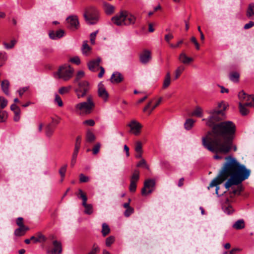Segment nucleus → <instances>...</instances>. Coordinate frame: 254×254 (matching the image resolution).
<instances>
[{
  "label": "nucleus",
  "mask_w": 254,
  "mask_h": 254,
  "mask_svg": "<svg viewBox=\"0 0 254 254\" xmlns=\"http://www.w3.org/2000/svg\"><path fill=\"white\" fill-rule=\"evenodd\" d=\"M171 83V75L169 72H168L165 77L163 81L162 88L163 89H166L168 88Z\"/></svg>",
  "instance_id": "28"
},
{
  "label": "nucleus",
  "mask_w": 254,
  "mask_h": 254,
  "mask_svg": "<svg viewBox=\"0 0 254 254\" xmlns=\"http://www.w3.org/2000/svg\"><path fill=\"white\" fill-rule=\"evenodd\" d=\"M70 62L72 63H74L77 65H79L80 64V60L78 57H74L70 59Z\"/></svg>",
  "instance_id": "56"
},
{
  "label": "nucleus",
  "mask_w": 254,
  "mask_h": 254,
  "mask_svg": "<svg viewBox=\"0 0 254 254\" xmlns=\"http://www.w3.org/2000/svg\"><path fill=\"white\" fill-rule=\"evenodd\" d=\"M73 72V69L70 65L64 64L59 67L58 70L54 73V76L56 78L67 81L72 77Z\"/></svg>",
  "instance_id": "5"
},
{
  "label": "nucleus",
  "mask_w": 254,
  "mask_h": 254,
  "mask_svg": "<svg viewBox=\"0 0 254 254\" xmlns=\"http://www.w3.org/2000/svg\"><path fill=\"white\" fill-rule=\"evenodd\" d=\"M7 104V101L3 97H0V109L4 108Z\"/></svg>",
  "instance_id": "44"
},
{
  "label": "nucleus",
  "mask_w": 254,
  "mask_h": 254,
  "mask_svg": "<svg viewBox=\"0 0 254 254\" xmlns=\"http://www.w3.org/2000/svg\"><path fill=\"white\" fill-rule=\"evenodd\" d=\"M5 60L6 58L4 54L0 53V67L4 64Z\"/></svg>",
  "instance_id": "59"
},
{
  "label": "nucleus",
  "mask_w": 254,
  "mask_h": 254,
  "mask_svg": "<svg viewBox=\"0 0 254 254\" xmlns=\"http://www.w3.org/2000/svg\"><path fill=\"white\" fill-rule=\"evenodd\" d=\"M250 173V170L241 164L235 158L231 156L226 157L225 162L218 176L211 181L207 188L209 190L210 188L215 187V193L218 196H220L221 195L218 193L219 185L228 179L224 186L228 190L233 185L241 184L243 181L249 178Z\"/></svg>",
  "instance_id": "2"
},
{
  "label": "nucleus",
  "mask_w": 254,
  "mask_h": 254,
  "mask_svg": "<svg viewBox=\"0 0 254 254\" xmlns=\"http://www.w3.org/2000/svg\"><path fill=\"white\" fill-rule=\"evenodd\" d=\"M237 189H234L233 187H232V190L230 192V194L233 193V194H240L241 192L242 191L243 188L241 185H237Z\"/></svg>",
  "instance_id": "39"
},
{
  "label": "nucleus",
  "mask_w": 254,
  "mask_h": 254,
  "mask_svg": "<svg viewBox=\"0 0 254 254\" xmlns=\"http://www.w3.org/2000/svg\"><path fill=\"white\" fill-rule=\"evenodd\" d=\"M134 212V209L130 207L129 208H127L125 211L124 212V215L128 217H129L131 214H132Z\"/></svg>",
  "instance_id": "49"
},
{
  "label": "nucleus",
  "mask_w": 254,
  "mask_h": 254,
  "mask_svg": "<svg viewBox=\"0 0 254 254\" xmlns=\"http://www.w3.org/2000/svg\"><path fill=\"white\" fill-rule=\"evenodd\" d=\"M126 10H122L111 18L112 22L117 26L125 25Z\"/></svg>",
  "instance_id": "9"
},
{
  "label": "nucleus",
  "mask_w": 254,
  "mask_h": 254,
  "mask_svg": "<svg viewBox=\"0 0 254 254\" xmlns=\"http://www.w3.org/2000/svg\"><path fill=\"white\" fill-rule=\"evenodd\" d=\"M246 16L249 19L254 20V3L249 4L246 11Z\"/></svg>",
  "instance_id": "23"
},
{
  "label": "nucleus",
  "mask_w": 254,
  "mask_h": 254,
  "mask_svg": "<svg viewBox=\"0 0 254 254\" xmlns=\"http://www.w3.org/2000/svg\"><path fill=\"white\" fill-rule=\"evenodd\" d=\"M185 70V67L183 65L179 66L175 71V79H177Z\"/></svg>",
  "instance_id": "34"
},
{
  "label": "nucleus",
  "mask_w": 254,
  "mask_h": 254,
  "mask_svg": "<svg viewBox=\"0 0 254 254\" xmlns=\"http://www.w3.org/2000/svg\"><path fill=\"white\" fill-rule=\"evenodd\" d=\"M7 113L4 111H0V122H4L7 118Z\"/></svg>",
  "instance_id": "47"
},
{
  "label": "nucleus",
  "mask_w": 254,
  "mask_h": 254,
  "mask_svg": "<svg viewBox=\"0 0 254 254\" xmlns=\"http://www.w3.org/2000/svg\"><path fill=\"white\" fill-rule=\"evenodd\" d=\"M83 17L87 24L95 25L100 20V12L95 6H89L85 9Z\"/></svg>",
  "instance_id": "4"
},
{
  "label": "nucleus",
  "mask_w": 254,
  "mask_h": 254,
  "mask_svg": "<svg viewBox=\"0 0 254 254\" xmlns=\"http://www.w3.org/2000/svg\"><path fill=\"white\" fill-rule=\"evenodd\" d=\"M191 116L197 117H201L202 116V111L201 108L196 107L194 111L191 113Z\"/></svg>",
  "instance_id": "38"
},
{
  "label": "nucleus",
  "mask_w": 254,
  "mask_h": 254,
  "mask_svg": "<svg viewBox=\"0 0 254 254\" xmlns=\"http://www.w3.org/2000/svg\"><path fill=\"white\" fill-rule=\"evenodd\" d=\"M179 59L184 64H189L193 61V59L191 58L187 57L184 53H182L180 55Z\"/></svg>",
  "instance_id": "26"
},
{
  "label": "nucleus",
  "mask_w": 254,
  "mask_h": 254,
  "mask_svg": "<svg viewBox=\"0 0 254 254\" xmlns=\"http://www.w3.org/2000/svg\"><path fill=\"white\" fill-rule=\"evenodd\" d=\"M82 205L85 208V213L90 215L93 213V206L92 204L85 203V204H83Z\"/></svg>",
  "instance_id": "33"
},
{
  "label": "nucleus",
  "mask_w": 254,
  "mask_h": 254,
  "mask_svg": "<svg viewBox=\"0 0 254 254\" xmlns=\"http://www.w3.org/2000/svg\"><path fill=\"white\" fill-rule=\"evenodd\" d=\"M98 96L104 102H107L109 98V94L102 82H100L98 85Z\"/></svg>",
  "instance_id": "13"
},
{
  "label": "nucleus",
  "mask_w": 254,
  "mask_h": 254,
  "mask_svg": "<svg viewBox=\"0 0 254 254\" xmlns=\"http://www.w3.org/2000/svg\"><path fill=\"white\" fill-rule=\"evenodd\" d=\"M222 209L224 212L228 215L232 214L234 212V209L232 206L227 205V204L223 205Z\"/></svg>",
  "instance_id": "35"
},
{
  "label": "nucleus",
  "mask_w": 254,
  "mask_h": 254,
  "mask_svg": "<svg viewBox=\"0 0 254 254\" xmlns=\"http://www.w3.org/2000/svg\"><path fill=\"white\" fill-rule=\"evenodd\" d=\"M102 4L105 12L107 15H111L114 12L115 7L113 5L107 3L105 1H102Z\"/></svg>",
  "instance_id": "21"
},
{
  "label": "nucleus",
  "mask_w": 254,
  "mask_h": 254,
  "mask_svg": "<svg viewBox=\"0 0 254 254\" xmlns=\"http://www.w3.org/2000/svg\"><path fill=\"white\" fill-rule=\"evenodd\" d=\"M101 61L100 58H98L95 60H93L89 62L87 64L89 69L92 72H96L99 70L100 66V64Z\"/></svg>",
  "instance_id": "14"
},
{
  "label": "nucleus",
  "mask_w": 254,
  "mask_h": 254,
  "mask_svg": "<svg viewBox=\"0 0 254 254\" xmlns=\"http://www.w3.org/2000/svg\"><path fill=\"white\" fill-rule=\"evenodd\" d=\"M55 128L52 127L51 124L48 125L46 127V135L48 137H50L54 132Z\"/></svg>",
  "instance_id": "31"
},
{
  "label": "nucleus",
  "mask_w": 254,
  "mask_h": 254,
  "mask_svg": "<svg viewBox=\"0 0 254 254\" xmlns=\"http://www.w3.org/2000/svg\"><path fill=\"white\" fill-rule=\"evenodd\" d=\"M190 41L191 42H192L195 46L196 49L198 50L200 49L199 45L198 43L197 42L196 38L194 37H192L190 39Z\"/></svg>",
  "instance_id": "58"
},
{
  "label": "nucleus",
  "mask_w": 254,
  "mask_h": 254,
  "mask_svg": "<svg viewBox=\"0 0 254 254\" xmlns=\"http://www.w3.org/2000/svg\"><path fill=\"white\" fill-rule=\"evenodd\" d=\"M79 181L81 183H86L89 182V178L88 177L84 175L83 174H80L79 175Z\"/></svg>",
  "instance_id": "51"
},
{
  "label": "nucleus",
  "mask_w": 254,
  "mask_h": 254,
  "mask_svg": "<svg viewBox=\"0 0 254 254\" xmlns=\"http://www.w3.org/2000/svg\"><path fill=\"white\" fill-rule=\"evenodd\" d=\"M115 237L111 236L108 237L106 240V245L107 247H110L115 242Z\"/></svg>",
  "instance_id": "43"
},
{
  "label": "nucleus",
  "mask_w": 254,
  "mask_h": 254,
  "mask_svg": "<svg viewBox=\"0 0 254 254\" xmlns=\"http://www.w3.org/2000/svg\"><path fill=\"white\" fill-rule=\"evenodd\" d=\"M110 232L109 226L105 223L102 224V234L104 237L107 236Z\"/></svg>",
  "instance_id": "36"
},
{
  "label": "nucleus",
  "mask_w": 254,
  "mask_h": 254,
  "mask_svg": "<svg viewBox=\"0 0 254 254\" xmlns=\"http://www.w3.org/2000/svg\"><path fill=\"white\" fill-rule=\"evenodd\" d=\"M36 237L32 236L30 237V240L33 241V243L45 242L47 238L41 232H38L36 234Z\"/></svg>",
  "instance_id": "19"
},
{
  "label": "nucleus",
  "mask_w": 254,
  "mask_h": 254,
  "mask_svg": "<svg viewBox=\"0 0 254 254\" xmlns=\"http://www.w3.org/2000/svg\"><path fill=\"white\" fill-rule=\"evenodd\" d=\"M151 59V52L148 50H144L139 56L140 61L143 64L148 63Z\"/></svg>",
  "instance_id": "16"
},
{
  "label": "nucleus",
  "mask_w": 254,
  "mask_h": 254,
  "mask_svg": "<svg viewBox=\"0 0 254 254\" xmlns=\"http://www.w3.org/2000/svg\"><path fill=\"white\" fill-rule=\"evenodd\" d=\"M95 107V104L93 101L92 96L88 95L87 101L81 102L75 105V111L78 113L79 111L90 114Z\"/></svg>",
  "instance_id": "6"
},
{
  "label": "nucleus",
  "mask_w": 254,
  "mask_h": 254,
  "mask_svg": "<svg viewBox=\"0 0 254 254\" xmlns=\"http://www.w3.org/2000/svg\"><path fill=\"white\" fill-rule=\"evenodd\" d=\"M67 165L65 164L62 166L59 170V173L61 177L64 179L65 176V173L66 171Z\"/></svg>",
  "instance_id": "45"
},
{
  "label": "nucleus",
  "mask_w": 254,
  "mask_h": 254,
  "mask_svg": "<svg viewBox=\"0 0 254 254\" xmlns=\"http://www.w3.org/2000/svg\"><path fill=\"white\" fill-rule=\"evenodd\" d=\"M78 197L82 199V204H85L87 200V197L86 195L83 192L82 190L79 189L78 190V194L77 195Z\"/></svg>",
  "instance_id": "37"
},
{
  "label": "nucleus",
  "mask_w": 254,
  "mask_h": 254,
  "mask_svg": "<svg viewBox=\"0 0 254 254\" xmlns=\"http://www.w3.org/2000/svg\"><path fill=\"white\" fill-rule=\"evenodd\" d=\"M254 26V22L252 21H250L249 22V23L246 24L244 25V28L245 29H248Z\"/></svg>",
  "instance_id": "62"
},
{
  "label": "nucleus",
  "mask_w": 254,
  "mask_h": 254,
  "mask_svg": "<svg viewBox=\"0 0 254 254\" xmlns=\"http://www.w3.org/2000/svg\"><path fill=\"white\" fill-rule=\"evenodd\" d=\"M101 147V144L99 142H97L94 146L92 149V153L94 155H96L99 153Z\"/></svg>",
  "instance_id": "42"
},
{
  "label": "nucleus",
  "mask_w": 254,
  "mask_h": 254,
  "mask_svg": "<svg viewBox=\"0 0 254 254\" xmlns=\"http://www.w3.org/2000/svg\"><path fill=\"white\" fill-rule=\"evenodd\" d=\"M218 108L220 110L213 109L210 111L211 116L207 119H203L206 121V125L212 129L202 138V144L205 148L213 153L226 154L232 148L236 127L233 122L229 121L216 123L223 119L226 106L222 102L219 104Z\"/></svg>",
  "instance_id": "1"
},
{
  "label": "nucleus",
  "mask_w": 254,
  "mask_h": 254,
  "mask_svg": "<svg viewBox=\"0 0 254 254\" xmlns=\"http://www.w3.org/2000/svg\"><path fill=\"white\" fill-rule=\"evenodd\" d=\"M55 102L57 103L59 106L62 107L63 106V103L60 96L57 94H55Z\"/></svg>",
  "instance_id": "46"
},
{
  "label": "nucleus",
  "mask_w": 254,
  "mask_h": 254,
  "mask_svg": "<svg viewBox=\"0 0 254 254\" xmlns=\"http://www.w3.org/2000/svg\"><path fill=\"white\" fill-rule=\"evenodd\" d=\"M139 179V172L135 170L130 179L129 190L131 192H134L136 190V183Z\"/></svg>",
  "instance_id": "10"
},
{
  "label": "nucleus",
  "mask_w": 254,
  "mask_h": 254,
  "mask_svg": "<svg viewBox=\"0 0 254 254\" xmlns=\"http://www.w3.org/2000/svg\"><path fill=\"white\" fill-rule=\"evenodd\" d=\"M99 69H100V72L98 74V76L99 78H102L105 73V69L103 67L101 66L99 67Z\"/></svg>",
  "instance_id": "63"
},
{
  "label": "nucleus",
  "mask_w": 254,
  "mask_h": 254,
  "mask_svg": "<svg viewBox=\"0 0 254 254\" xmlns=\"http://www.w3.org/2000/svg\"><path fill=\"white\" fill-rule=\"evenodd\" d=\"M239 78L240 74L238 72H232L229 74V79L233 82H238L239 80Z\"/></svg>",
  "instance_id": "30"
},
{
  "label": "nucleus",
  "mask_w": 254,
  "mask_h": 254,
  "mask_svg": "<svg viewBox=\"0 0 254 254\" xmlns=\"http://www.w3.org/2000/svg\"><path fill=\"white\" fill-rule=\"evenodd\" d=\"M252 106L253 103L251 102H246L245 103L239 102V110L241 115L243 116L247 115L249 111L246 107Z\"/></svg>",
  "instance_id": "15"
},
{
  "label": "nucleus",
  "mask_w": 254,
  "mask_h": 254,
  "mask_svg": "<svg viewBox=\"0 0 254 254\" xmlns=\"http://www.w3.org/2000/svg\"><path fill=\"white\" fill-rule=\"evenodd\" d=\"M9 82L7 80H4L1 82V87L3 92L8 95L9 93Z\"/></svg>",
  "instance_id": "29"
},
{
  "label": "nucleus",
  "mask_w": 254,
  "mask_h": 254,
  "mask_svg": "<svg viewBox=\"0 0 254 254\" xmlns=\"http://www.w3.org/2000/svg\"><path fill=\"white\" fill-rule=\"evenodd\" d=\"M16 224L19 226H24L23 224V219L22 217H18L16 220Z\"/></svg>",
  "instance_id": "60"
},
{
  "label": "nucleus",
  "mask_w": 254,
  "mask_h": 254,
  "mask_svg": "<svg viewBox=\"0 0 254 254\" xmlns=\"http://www.w3.org/2000/svg\"><path fill=\"white\" fill-rule=\"evenodd\" d=\"M29 230V228L26 226H20L15 230L14 234L16 236L20 237L23 236L26 232Z\"/></svg>",
  "instance_id": "22"
},
{
  "label": "nucleus",
  "mask_w": 254,
  "mask_h": 254,
  "mask_svg": "<svg viewBox=\"0 0 254 254\" xmlns=\"http://www.w3.org/2000/svg\"><path fill=\"white\" fill-rule=\"evenodd\" d=\"M194 123V121L191 119H187L185 124L184 127L187 130H190L193 127Z\"/></svg>",
  "instance_id": "32"
},
{
  "label": "nucleus",
  "mask_w": 254,
  "mask_h": 254,
  "mask_svg": "<svg viewBox=\"0 0 254 254\" xmlns=\"http://www.w3.org/2000/svg\"><path fill=\"white\" fill-rule=\"evenodd\" d=\"M84 125H86L90 127H93L95 125V122L93 120L90 119L85 120L83 122Z\"/></svg>",
  "instance_id": "54"
},
{
  "label": "nucleus",
  "mask_w": 254,
  "mask_h": 254,
  "mask_svg": "<svg viewBox=\"0 0 254 254\" xmlns=\"http://www.w3.org/2000/svg\"><path fill=\"white\" fill-rule=\"evenodd\" d=\"M173 38V36L172 34H166L165 36V40L167 43H169V41L171 39Z\"/></svg>",
  "instance_id": "64"
},
{
  "label": "nucleus",
  "mask_w": 254,
  "mask_h": 254,
  "mask_svg": "<svg viewBox=\"0 0 254 254\" xmlns=\"http://www.w3.org/2000/svg\"><path fill=\"white\" fill-rule=\"evenodd\" d=\"M124 79V77L122 74L119 72H114L110 79V81L113 83H119L121 82Z\"/></svg>",
  "instance_id": "18"
},
{
  "label": "nucleus",
  "mask_w": 254,
  "mask_h": 254,
  "mask_svg": "<svg viewBox=\"0 0 254 254\" xmlns=\"http://www.w3.org/2000/svg\"><path fill=\"white\" fill-rule=\"evenodd\" d=\"M10 109L14 112V114H15V113H16L17 112L20 113V108L15 104H13L11 105Z\"/></svg>",
  "instance_id": "52"
},
{
  "label": "nucleus",
  "mask_w": 254,
  "mask_h": 254,
  "mask_svg": "<svg viewBox=\"0 0 254 254\" xmlns=\"http://www.w3.org/2000/svg\"><path fill=\"white\" fill-rule=\"evenodd\" d=\"M155 185L154 179H147L144 181V187L141 190V194L146 195L152 192Z\"/></svg>",
  "instance_id": "8"
},
{
  "label": "nucleus",
  "mask_w": 254,
  "mask_h": 254,
  "mask_svg": "<svg viewBox=\"0 0 254 254\" xmlns=\"http://www.w3.org/2000/svg\"><path fill=\"white\" fill-rule=\"evenodd\" d=\"M84 76V71L82 70H80L77 72L74 80L75 83H78V87L74 90L78 99L85 97L90 89V87L88 81H78L79 79L83 77Z\"/></svg>",
  "instance_id": "3"
},
{
  "label": "nucleus",
  "mask_w": 254,
  "mask_h": 254,
  "mask_svg": "<svg viewBox=\"0 0 254 254\" xmlns=\"http://www.w3.org/2000/svg\"><path fill=\"white\" fill-rule=\"evenodd\" d=\"M239 98L241 101L240 102L245 103L249 102L251 100L252 95L247 94L243 90L239 92L238 95Z\"/></svg>",
  "instance_id": "24"
},
{
  "label": "nucleus",
  "mask_w": 254,
  "mask_h": 254,
  "mask_svg": "<svg viewBox=\"0 0 254 254\" xmlns=\"http://www.w3.org/2000/svg\"><path fill=\"white\" fill-rule=\"evenodd\" d=\"M126 18L125 19V25H129L135 23L136 21V17L126 11V13L125 14Z\"/></svg>",
  "instance_id": "20"
},
{
  "label": "nucleus",
  "mask_w": 254,
  "mask_h": 254,
  "mask_svg": "<svg viewBox=\"0 0 254 254\" xmlns=\"http://www.w3.org/2000/svg\"><path fill=\"white\" fill-rule=\"evenodd\" d=\"M90 48L89 46V45L87 44V43L84 42L83 44L82 48V53L83 54H86L87 53V52L90 51Z\"/></svg>",
  "instance_id": "48"
},
{
  "label": "nucleus",
  "mask_w": 254,
  "mask_h": 254,
  "mask_svg": "<svg viewBox=\"0 0 254 254\" xmlns=\"http://www.w3.org/2000/svg\"><path fill=\"white\" fill-rule=\"evenodd\" d=\"M66 21L67 22L66 27L69 29L75 31L79 28V22L77 15H70L66 18Z\"/></svg>",
  "instance_id": "7"
},
{
  "label": "nucleus",
  "mask_w": 254,
  "mask_h": 254,
  "mask_svg": "<svg viewBox=\"0 0 254 254\" xmlns=\"http://www.w3.org/2000/svg\"><path fill=\"white\" fill-rule=\"evenodd\" d=\"M245 222L243 219L237 220L233 225V228L236 230H241L245 228Z\"/></svg>",
  "instance_id": "27"
},
{
  "label": "nucleus",
  "mask_w": 254,
  "mask_h": 254,
  "mask_svg": "<svg viewBox=\"0 0 254 254\" xmlns=\"http://www.w3.org/2000/svg\"><path fill=\"white\" fill-rule=\"evenodd\" d=\"M99 252V248L96 246V244H94L92 250L88 253L87 254H96Z\"/></svg>",
  "instance_id": "55"
},
{
  "label": "nucleus",
  "mask_w": 254,
  "mask_h": 254,
  "mask_svg": "<svg viewBox=\"0 0 254 254\" xmlns=\"http://www.w3.org/2000/svg\"><path fill=\"white\" fill-rule=\"evenodd\" d=\"M98 32V30H97L94 32H92L90 34V41L92 44L95 43V37L96 36Z\"/></svg>",
  "instance_id": "57"
},
{
  "label": "nucleus",
  "mask_w": 254,
  "mask_h": 254,
  "mask_svg": "<svg viewBox=\"0 0 254 254\" xmlns=\"http://www.w3.org/2000/svg\"><path fill=\"white\" fill-rule=\"evenodd\" d=\"M96 139L95 134L89 129L87 130L85 135L86 141L88 143H93Z\"/></svg>",
  "instance_id": "25"
},
{
  "label": "nucleus",
  "mask_w": 254,
  "mask_h": 254,
  "mask_svg": "<svg viewBox=\"0 0 254 254\" xmlns=\"http://www.w3.org/2000/svg\"><path fill=\"white\" fill-rule=\"evenodd\" d=\"M64 31L62 29H60L56 31H50L49 33V37L53 40H56L63 37L64 36Z\"/></svg>",
  "instance_id": "17"
},
{
  "label": "nucleus",
  "mask_w": 254,
  "mask_h": 254,
  "mask_svg": "<svg viewBox=\"0 0 254 254\" xmlns=\"http://www.w3.org/2000/svg\"><path fill=\"white\" fill-rule=\"evenodd\" d=\"M135 150L136 152H142V144L140 141H138L135 143Z\"/></svg>",
  "instance_id": "50"
},
{
  "label": "nucleus",
  "mask_w": 254,
  "mask_h": 254,
  "mask_svg": "<svg viewBox=\"0 0 254 254\" xmlns=\"http://www.w3.org/2000/svg\"><path fill=\"white\" fill-rule=\"evenodd\" d=\"M54 248L47 251V254H62V246L60 242L55 240L53 242Z\"/></svg>",
  "instance_id": "12"
},
{
  "label": "nucleus",
  "mask_w": 254,
  "mask_h": 254,
  "mask_svg": "<svg viewBox=\"0 0 254 254\" xmlns=\"http://www.w3.org/2000/svg\"><path fill=\"white\" fill-rule=\"evenodd\" d=\"M130 127V132L135 135H138L142 127L141 125L138 122L132 120L127 125Z\"/></svg>",
  "instance_id": "11"
},
{
  "label": "nucleus",
  "mask_w": 254,
  "mask_h": 254,
  "mask_svg": "<svg viewBox=\"0 0 254 254\" xmlns=\"http://www.w3.org/2000/svg\"><path fill=\"white\" fill-rule=\"evenodd\" d=\"M136 167H144L147 170L149 169V166L147 164L145 159H144L143 158L141 159V160L137 163V164H136Z\"/></svg>",
  "instance_id": "40"
},
{
  "label": "nucleus",
  "mask_w": 254,
  "mask_h": 254,
  "mask_svg": "<svg viewBox=\"0 0 254 254\" xmlns=\"http://www.w3.org/2000/svg\"><path fill=\"white\" fill-rule=\"evenodd\" d=\"M71 89V86L68 87H62L60 88L59 90V92L60 94L63 95L65 93H67L69 92Z\"/></svg>",
  "instance_id": "41"
},
{
  "label": "nucleus",
  "mask_w": 254,
  "mask_h": 254,
  "mask_svg": "<svg viewBox=\"0 0 254 254\" xmlns=\"http://www.w3.org/2000/svg\"><path fill=\"white\" fill-rule=\"evenodd\" d=\"M28 89V87H24L21 88H20L19 90L18 91L19 96H22V95L24 94V92L27 91Z\"/></svg>",
  "instance_id": "61"
},
{
  "label": "nucleus",
  "mask_w": 254,
  "mask_h": 254,
  "mask_svg": "<svg viewBox=\"0 0 254 254\" xmlns=\"http://www.w3.org/2000/svg\"><path fill=\"white\" fill-rule=\"evenodd\" d=\"M16 43V41L15 40H12L10 42V44H8L7 43H4V45L6 49H11L14 46Z\"/></svg>",
  "instance_id": "53"
}]
</instances>
